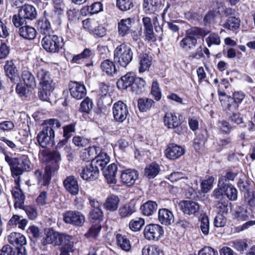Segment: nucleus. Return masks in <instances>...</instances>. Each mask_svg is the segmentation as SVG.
<instances>
[{
    "mask_svg": "<svg viewBox=\"0 0 255 255\" xmlns=\"http://www.w3.org/2000/svg\"><path fill=\"white\" fill-rule=\"evenodd\" d=\"M41 154L43 156L47 155L50 162L46 166L44 173L40 170H37L35 171L34 175L39 183L46 186L49 183L52 174L59 169V162L61 161V157L60 153L57 150H54L49 153L46 150H42Z\"/></svg>",
    "mask_w": 255,
    "mask_h": 255,
    "instance_id": "1",
    "label": "nucleus"
},
{
    "mask_svg": "<svg viewBox=\"0 0 255 255\" xmlns=\"http://www.w3.org/2000/svg\"><path fill=\"white\" fill-rule=\"evenodd\" d=\"M4 159L10 167L11 176L14 178L15 184L20 182V176L24 171L30 169L31 162L27 156L23 155L19 158H13L4 153Z\"/></svg>",
    "mask_w": 255,
    "mask_h": 255,
    "instance_id": "2",
    "label": "nucleus"
},
{
    "mask_svg": "<svg viewBox=\"0 0 255 255\" xmlns=\"http://www.w3.org/2000/svg\"><path fill=\"white\" fill-rule=\"evenodd\" d=\"M44 123L46 126L43 128L37 136V142L42 148L52 146L55 137L54 128L61 126L59 121L55 119L45 120Z\"/></svg>",
    "mask_w": 255,
    "mask_h": 255,
    "instance_id": "3",
    "label": "nucleus"
},
{
    "mask_svg": "<svg viewBox=\"0 0 255 255\" xmlns=\"http://www.w3.org/2000/svg\"><path fill=\"white\" fill-rule=\"evenodd\" d=\"M206 34L202 29L197 27L188 29L186 31L185 37L181 40L180 46L184 50H190L196 46L197 39Z\"/></svg>",
    "mask_w": 255,
    "mask_h": 255,
    "instance_id": "4",
    "label": "nucleus"
},
{
    "mask_svg": "<svg viewBox=\"0 0 255 255\" xmlns=\"http://www.w3.org/2000/svg\"><path fill=\"white\" fill-rule=\"evenodd\" d=\"M132 58L131 49L125 44L118 46L114 51L115 62L123 67H126L131 62Z\"/></svg>",
    "mask_w": 255,
    "mask_h": 255,
    "instance_id": "5",
    "label": "nucleus"
},
{
    "mask_svg": "<svg viewBox=\"0 0 255 255\" xmlns=\"http://www.w3.org/2000/svg\"><path fill=\"white\" fill-rule=\"evenodd\" d=\"M73 239V237L49 229L45 238L43 241V245L51 244L54 246H60L65 243H69L70 240Z\"/></svg>",
    "mask_w": 255,
    "mask_h": 255,
    "instance_id": "6",
    "label": "nucleus"
},
{
    "mask_svg": "<svg viewBox=\"0 0 255 255\" xmlns=\"http://www.w3.org/2000/svg\"><path fill=\"white\" fill-rule=\"evenodd\" d=\"M41 44L46 51L56 53L62 48L63 39L56 35H46L42 38Z\"/></svg>",
    "mask_w": 255,
    "mask_h": 255,
    "instance_id": "7",
    "label": "nucleus"
},
{
    "mask_svg": "<svg viewBox=\"0 0 255 255\" xmlns=\"http://www.w3.org/2000/svg\"><path fill=\"white\" fill-rule=\"evenodd\" d=\"M144 236L148 241H158L164 235V229L158 224H151L145 226Z\"/></svg>",
    "mask_w": 255,
    "mask_h": 255,
    "instance_id": "8",
    "label": "nucleus"
},
{
    "mask_svg": "<svg viewBox=\"0 0 255 255\" xmlns=\"http://www.w3.org/2000/svg\"><path fill=\"white\" fill-rule=\"evenodd\" d=\"M63 221L66 224H71L74 226L81 227L85 221V216L77 211H66L63 214Z\"/></svg>",
    "mask_w": 255,
    "mask_h": 255,
    "instance_id": "9",
    "label": "nucleus"
},
{
    "mask_svg": "<svg viewBox=\"0 0 255 255\" xmlns=\"http://www.w3.org/2000/svg\"><path fill=\"white\" fill-rule=\"evenodd\" d=\"M34 71L41 86L47 88H50V86H54L49 72L42 66L36 65L34 67Z\"/></svg>",
    "mask_w": 255,
    "mask_h": 255,
    "instance_id": "10",
    "label": "nucleus"
},
{
    "mask_svg": "<svg viewBox=\"0 0 255 255\" xmlns=\"http://www.w3.org/2000/svg\"><path fill=\"white\" fill-rule=\"evenodd\" d=\"M113 114L114 120L116 122H123L128 114L127 105L121 101L115 103L113 106Z\"/></svg>",
    "mask_w": 255,
    "mask_h": 255,
    "instance_id": "11",
    "label": "nucleus"
},
{
    "mask_svg": "<svg viewBox=\"0 0 255 255\" xmlns=\"http://www.w3.org/2000/svg\"><path fill=\"white\" fill-rule=\"evenodd\" d=\"M99 172L97 167L91 162L82 167L80 171L81 177L85 180L93 181L98 178Z\"/></svg>",
    "mask_w": 255,
    "mask_h": 255,
    "instance_id": "12",
    "label": "nucleus"
},
{
    "mask_svg": "<svg viewBox=\"0 0 255 255\" xmlns=\"http://www.w3.org/2000/svg\"><path fill=\"white\" fill-rule=\"evenodd\" d=\"M69 90L71 96L76 100L83 99L87 93L85 85L77 82H72L71 83Z\"/></svg>",
    "mask_w": 255,
    "mask_h": 255,
    "instance_id": "13",
    "label": "nucleus"
},
{
    "mask_svg": "<svg viewBox=\"0 0 255 255\" xmlns=\"http://www.w3.org/2000/svg\"><path fill=\"white\" fill-rule=\"evenodd\" d=\"M142 21L143 26V33L146 40L154 42L156 40V35L153 31L151 19L149 17H144Z\"/></svg>",
    "mask_w": 255,
    "mask_h": 255,
    "instance_id": "14",
    "label": "nucleus"
},
{
    "mask_svg": "<svg viewBox=\"0 0 255 255\" xmlns=\"http://www.w3.org/2000/svg\"><path fill=\"white\" fill-rule=\"evenodd\" d=\"M138 177L137 171L134 169H128L123 171L121 174L122 183L128 186L133 185Z\"/></svg>",
    "mask_w": 255,
    "mask_h": 255,
    "instance_id": "15",
    "label": "nucleus"
},
{
    "mask_svg": "<svg viewBox=\"0 0 255 255\" xmlns=\"http://www.w3.org/2000/svg\"><path fill=\"white\" fill-rule=\"evenodd\" d=\"M65 190L72 195H76L79 193V187L77 178L72 175L67 176L63 181Z\"/></svg>",
    "mask_w": 255,
    "mask_h": 255,
    "instance_id": "16",
    "label": "nucleus"
},
{
    "mask_svg": "<svg viewBox=\"0 0 255 255\" xmlns=\"http://www.w3.org/2000/svg\"><path fill=\"white\" fill-rule=\"evenodd\" d=\"M184 153V148L174 143L169 144L165 151L166 157L172 160L180 157Z\"/></svg>",
    "mask_w": 255,
    "mask_h": 255,
    "instance_id": "17",
    "label": "nucleus"
},
{
    "mask_svg": "<svg viewBox=\"0 0 255 255\" xmlns=\"http://www.w3.org/2000/svg\"><path fill=\"white\" fill-rule=\"evenodd\" d=\"M16 186L11 190V193L14 199V206L15 208H23L25 201V195L20 189V183L15 184Z\"/></svg>",
    "mask_w": 255,
    "mask_h": 255,
    "instance_id": "18",
    "label": "nucleus"
},
{
    "mask_svg": "<svg viewBox=\"0 0 255 255\" xmlns=\"http://www.w3.org/2000/svg\"><path fill=\"white\" fill-rule=\"evenodd\" d=\"M179 205L182 212L189 215L195 214L200 209L198 203L189 200L183 201L180 203Z\"/></svg>",
    "mask_w": 255,
    "mask_h": 255,
    "instance_id": "19",
    "label": "nucleus"
},
{
    "mask_svg": "<svg viewBox=\"0 0 255 255\" xmlns=\"http://www.w3.org/2000/svg\"><path fill=\"white\" fill-rule=\"evenodd\" d=\"M133 19L131 18L122 19L118 22V32L122 37L129 34L131 31L132 23Z\"/></svg>",
    "mask_w": 255,
    "mask_h": 255,
    "instance_id": "20",
    "label": "nucleus"
},
{
    "mask_svg": "<svg viewBox=\"0 0 255 255\" xmlns=\"http://www.w3.org/2000/svg\"><path fill=\"white\" fill-rule=\"evenodd\" d=\"M158 221L162 225L168 226L171 225L174 220L173 214L168 209L163 208L158 211Z\"/></svg>",
    "mask_w": 255,
    "mask_h": 255,
    "instance_id": "21",
    "label": "nucleus"
},
{
    "mask_svg": "<svg viewBox=\"0 0 255 255\" xmlns=\"http://www.w3.org/2000/svg\"><path fill=\"white\" fill-rule=\"evenodd\" d=\"M134 74L133 73L129 72L122 76L117 82V85L119 89H127L128 88L132 87V85L135 79Z\"/></svg>",
    "mask_w": 255,
    "mask_h": 255,
    "instance_id": "22",
    "label": "nucleus"
},
{
    "mask_svg": "<svg viewBox=\"0 0 255 255\" xmlns=\"http://www.w3.org/2000/svg\"><path fill=\"white\" fill-rule=\"evenodd\" d=\"M110 161L109 156L107 154L103 151L102 150L98 153L97 156L93 160L91 163L94 166L97 167L99 172V170H103L106 165Z\"/></svg>",
    "mask_w": 255,
    "mask_h": 255,
    "instance_id": "23",
    "label": "nucleus"
},
{
    "mask_svg": "<svg viewBox=\"0 0 255 255\" xmlns=\"http://www.w3.org/2000/svg\"><path fill=\"white\" fill-rule=\"evenodd\" d=\"M118 169L117 165L112 163L103 170V174L110 184H115L117 182L116 175Z\"/></svg>",
    "mask_w": 255,
    "mask_h": 255,
    "instance_id": "24",
    "label": "nucleus"
},
{
    "mask_svg": "<svg viewBox=\"0 0 255 255\" xmlns=\"http://www.w3.org/2000/svg\"><path fill=\"white\" fill-rule=\"evenodd\" d=\"M5 73L12 82H15L18 78V71L12 61H7L4 66Z\"/></svg>",
    "mask_w": 255,
    "mask_h": 255,
    "instance_id": "25",
    "label": "nucleus"
},
{
    "mask_svg": "<svg viewBox=\"0 0 255 255\" xmlns=\"http://www.w3.org/2000/svg\"><path fill=\"white\" fill-rule=\"evenodd\" d=\"M19 15L27 19L33 20L36 17L37 11L35 8L30 4H24L19 9Z\"/></svg>",
    "mask_w": 255,
    "mask_h": 255,
    "instance_id": "26",
    "label": "nucleus"
},
{
    "mask_svg": "<svg viewBox=\"0 0 255 255\" xmlns=\"http://www.w3.org/2000/svg\"><path fill=\"white\" fill-rule=\"evenodd\" d=\"M37 29L41 34L49 35L53 33L49 21L45 17L39 19L37 22Z\"/></svg>",
    "mask_w": 255,
    "mask_h": 255,
    "instance_id": "27",
    "label": "nucleus"
},
{
    "mask_svg": "<svg viewBox=\"0 0 255 255\" xmlns=\"http://www.w3.org/2000/svg\"><path fill=\"white\" fill-rule=\"evenodd\" d=\"M9 244L16 247H24L26 244L25 237L19 233L13 232L8 236Z\"/></svg>",
    "mask_w": 255,
    "mask_h": 255,
    "instance_id": "28",
    "label": "nucleus"
},
{
    "mask_svg": "<svg viewBox=\"0 0 255 255\" xmlns=\"http://www.w3.org/2000/svg\"><path fill=\"white\" fill-rule=\"evenodd\" d=\"M164 123L165 126L169 128H175L180 124L181 122L175 113H167L164 117Z\"/></svg>",
    "mask_w": 255,
    "mask_h": 255,
    "instance_id": "29",
    "label": "nucleus"
},
{
    "mask_svg": "<svg viewBox=\"0 0 255 255\" xmlns=\"http://www.w3.org/2000/svg\"><path fill=\"white\" fill-rule=\"evenodd\" d=\"M0 255H26L25 248L21 247L12 249L8 245H5L0 250Z\"/></svg>",
    "mask_w": 255,
    "mask_h": 255,
    "instance_id": "30",
    "label": "nucleus"
},
{
    "mask_svg": "<svg viewBox=\"0 0 255 255\" xmlns=\"http://www.w3.org/2000/svg\"><path fill=\"white\" fill-rule=\"evenodd\" d=\"M120 199L115 195H111L108 196L103 204L104 208L110 212H114L117 210L119 207Z\"/></svg>",
    "mask_w": 255,
    "mask_h": 255,
    "instance_id": "31",
    "label": "nucleus"
},
{
    "mask_svg": "<svg viewBox=\"0 0 255 255\" xmlns=\"http://www.w3.org/2000/svg\"><path fill=\"white\" fill-rule=\"evenodd\" d=\"M143 7L146 13H151L160 9L161 6V0H143Z\"/></svg>",
    "mask_w": 255,
    "mask_h": 255,
    "instance_id": "32",
    "label": "nucleus"
},
{
    "mask_svg": "<svg viewBox=\"0 0 255 255\" xmlns=\"http://www.w3.org/2000/svg\"><path fill=\"white\" fill-rule=\"evenodd\" d=\"M18 33L21 37L25 39L32 40L36 35V31L32 26L24 25L19 27Z\"/></svg>",
    "mask_w": 255,
    "mask_h": 255,
    "instance_id": "33",
    "label": "nucleus"
},
{
    "mask_svg": "<svg viewBox=\"0 0 255 255\" xmlns=\"http://www.w3.org/2000/svg\"><path fill=\"white\" fill-rule=\"evenodd\" d=\"M21 80L27 88L34 89L36 87L35 79L33 74L27 70L22 71L21 75Z\"/></svg>",
    "mask_w": 255,
    "mask_h": 255,
    "instance_id": "34",
    "label": "nucleus"
},
{
    "mask_svg": "<svg viewBox=\"0 0 255 255\" xmlns=\"http://www.w3.org/2000/svg\"><path fill=\"white\" fill-rule=\"evenodd\" d=\"M234 101L232 104H228V110L229 111H234L237 110L239 107V104H241L245 97V94L242 92H235L233 95Z\"/></svg>",
    "mask_w": 255,
    "mask_h": 255,
    "instance_id": "35",
    "label": "nucleus"
},
{
    "mask_svg": "<svg viewBox=\"0 0 255 255\" xmlns=\"http://www.w3.org/2000/svg\"><path fill=\"white\" fill-rule=\"evenodd\" d=\"M103 5L100 1H96L92 3L91 5L84 7L81 12L82 13L87 11L91 14H97L103 11Z\"/></svg>",
    "mask_w": 255,
    "mask_h": 255,
    "instance_id": "36",
    "label": "nucleus"
},
{
    "mask_svg": "<svg viewBox=\"0 0 255 255\" xmlns=\"http://www.w3.org/2000/svg\"><path fill=\"white\" fill-rule=\"evenodd\" d=\"M157 208V204L155 202L148 201L143 204L140 207V210L142 214L145 216H149L152 215Z\"/></svg>",
    "mask_w": 255,
    "mask_h": 255,
    "instance_id": "37",
    "label": "nucleus"
},
{
    "mask_svg": "<svg viewBox=\"0 0 255 255\" xmlns=\"http://www.w3.org/2000/svg\"><path fill=\"white\" fill-rule=\"evenodd\" d=\"M116 240L118 246L123 250L128 252L131 249L130 241L126 235L118 234L116 236Z\"/></svg>",
    "mask_w": 255,
    "mask_h": 255,
    "instance_id": "38",
    "label": "nucleus"
},
{
    "mask_svg": "<svg viewBox=\"0 0 255 255\" xmlns=\"http://www.w3.org/2000/svg\"><path fill=\"white\" fill-rule=\"evenodd\" d=\"M142 255H164L163 250L156 245H146L142 249Z\"/></svg>",
    "mask_w": 255,
    "mask_h": 255,
    "instance_id": "39",
    "label": "nucleus"
},
{
    "mask_svg": "<svg viewBox=\"0 0 255 255\" xmlns=\"http://www.w3.org/2000/svg\"><path fill=\"white\" fill-rule=\"evenodd\" d=\"M145 85V81L143 79L136 78L132 85L131 90L135 94H140L144 91Z\"/></svg>",
    "mask_w": 255,
    "mask_h": 255,
    "instance_id": "40",
    "label": "nucleus"
},
{
    "mask_svg": "<svg viewBox=\"0 0 255 255\" xmlns=\"http://www.w3.org/2000/svg\"><path fill=\"white\" fill-rule=\"evenodd\" d=\"M139 72L143 73L148 70L151 65L150 57L146 54H143L139 56Z\"/></svg>",
    "mask_w": 255,
    "mask_h": 255,
    "instance_id": "41",
    "label": "nucleus"
},
{
    "mask_svg": "<svg viewBox=\"0 0 255 255\" xmlns=\"http://www.w3.org/2000/svg\"><path fill=\"white\" fill-rule=\"evenodd\" d=\"M160 170L158 164L152 163L146 166L144 169V175L149 179L154 178Z\"/></svg>",
    "mask_w": 255,
    "mask_h": 255,
    "instance_id": "42",
    "label": "nucleus"
},
{
    "mask_svg": "<svg viewBox=\"0 0 255 255\" xmlns=\"http://www.w3.org/2000/svg\"><path fill=\"white\" fill-rule=\"evenodd\" d=\"M103 212L100 208L93 209L89 213V219L91 222L99 224L103 220Z\"/></svg>",
    "mask_w": 255,
    "mask_h": 255,
    "instance_id": "43",
    "label": "nucleus"
},
{
    "mask_svg": "<svg viewBox=\"0 0 255 255\" xmlns=\"http://www.w3.org/2000/svg\"><path fill=\"white\" fill-rule=\"evenodd\" d=\"M101 68L103 72L108 75H113L116 72L115 64L109 59L103 61L101 64Z\"/></svg>",
    "mask_w": 255,
    "mask_h": 255,
    "instance_id": "44",
    "label": "nucleus"
},
{
    "mask_svg": "<svg viewBox=\"0 0 255 255\" xmlns=\"http://www.w3.org/2000/svg\"><path fill=\"white\" fill-rule=\"evenodd\" d=\"M135 210L134 205L128 203L122 206L119 209V213L122 217H127L131 215Z\"/></svg>",
    "mask_w": 255,
    "mask_h": 255,
    "instance_id": "45",
    "label": "nucleus"
},
{
    "mask_svg": "<svg viewBox=\"0 0 255 255\" xmlns=\"http://www.w3.org/2000/svg\"><path fill=\"white\" fill-rule=\"evenodd\" d=\"M154 101L148 98H140L138 100V108L140 112H144L150 109L153 105Z\"/></svg>",
    "mask_w": 255,
    "mask_h": 255,
    "instance_id": "46",
    "label": "nucleus"
},
{
    "mask_svg": "<svg viewBox=\"0 0 255 255\" xmlns=\"http://www.w3.org/2000/svg\"><path fill=\"white\" fill-rule=\"evenodd\" d=\"M168 15L170 20H174L178 17V13L175 10V6L173 5L167 4L162 13V18L164 21L165 20V15Z\"/></svg>",
    "mask_w": 255,
    "mask_h": 255,
    "instance_id": "47",
    "label": "nucleus"
},
{
    "mask_svg": "<svg viewBox=\"0 0 255 255\" xmlns=\"http://www.w3.org/2000/svg\"><path fill=\"white\" fill-rule=\"evenodd\" d=\"M234 218L241 221H246L249 218L247 209L244 207L239 206L236 208L233 214Z\"/></svg>",
    "mask_w": 255,
    "mask_h": 255,
    "instance_id": "48",
    "label": "nucleus"
},
{
    "mask_svg": "<svg viewBox=\"0 0 255 255\" xmlns=\"http://www.w3.org/2000/svg\"><path fill=\"white\" fill-rule=\"evenodd\" d=\"M240 25V19L235 16H230L227 22L224 24V27L229 30L234 31L237 29Z\"/></svg>",
    "mask_w": 255,
    "mask_h": 255,
    "instance_id": "49",
    "label": "nucleus"
},
{
    "mask_svg": "<svg viewBox=\"0 0 255 255\" xmlns=\"http://www.w3.org/2000/svg\"><path fill=\"white\" fill-rule=\"evenodd\" d=\"M225 195L231 201H235L237 199L238 191L232 185L225 183Z\"/></svg>",
    "mask_w": 255,
    "mask_h": 255,
    "instance_id": "50",
    "label": "nucleus"
},
{
    "mask_svg": "<svg viewBox=\"0 0 255 255\" xmlns=\"http://www.w3.org/2000/svg\"><path fill=\"white\" fill-rule=\"evenodd\" d=\"M225 182H223V177H220L219 179L218 188L213 192L214 197L217 199L222 200L223 196L225 195Z\"/></svg>",
    "mask_w": 255,
    "mask_h": 255,
    "instance_id": "51",
    "label": "nucleus"
},
{
    "mask_svg": "<svg viewBox=\"0 0 255 255\" xmlns=\"http://www.w3.org/2000/svg\"><path fill=\"white\" fill-rule=\"evenodd\" d=\"M93 103L88 97L85 98L81 103L79 111L86 114H89L93 109Z\"/></svg>",
    "mask_w": 255,
    "mask_h": 255,
    "instance_id": "52",
    "label": "nucleus"
},
{
    "mask_svg": "<svg viewBox=\"0 0 255 255\" xmlns=\"http://www.w3.org/2000/svg\"><path fill=\"white\" fill-rule=\"evenodd\" d=\"M200 222V229L204 235H207L209 232L210 223L208 217L206 214L201 215L199 220Z\"/></svg>",
    "mask_w": 255,
    "mask_h": 255,
    "instance_id": "53",
    "label": "nucleus"
},
{
    "mask_svg": "<svg viewBox=\"0 0 255 255\" xmlns=\"http://www.w3.org/2000/svg\"><path fill=\"white\" fill-rule=\"evenodd\" d=\"M144 224V220L141 218H136L131 220L129 223L130 229L134 232L140 231Z\"/></svg>",
    "mask_w": 255,
    "mask_h": 255,
    "instance_id": "54",
    "label": "nucleus"
},
{
    "mask_svg": "<svg viewBox=\"0 0 255 255\" xmlns=\"http://www.w3.org/2000/svg\"><path fill=\"white\" fill-rule=\"evenodd\" d=\"M206 42L209 47L212 45H219L221 43L220 37L217 33L211 32L206 38Z\"/></svg>",
    "mask_w": 255,
    "mask_h": 255,
    "instance_id": "55",
    "label": "nucleus"
},
{
    "mask_svg": "<svg viewBox=\"0 0 255 255\" xmlns=\"http://www.w3.org/2000/svg\"><path fill=\"white\" fill-rule=\"evenodd\" d=\"M41 88L38 92V96L40 100L44 101H47L49 99L51 92L54 90V86H50V88H45L41 86Z\"/></svg>",
    "mask_w": 255,
    "mask_h": 255,
    "instance_id": "56",
    "label": "nucleus"
},
{
    "mask_svg": "<svg viewBox=\"0 0 255 255\" xmlns=\"http://www.w3.org/2000/svg\"><path fill=\"white\" fill-rule=\"evenodd\" d=\"M151 94L156 101H159L161 98V91L159 83L156 80H153L151 87Z\"/></svg>",
    "mask_w": 255,
    "mask_h": 255,
    "instance_id": "57",
    "label": "nucleus"
},
{
    "mask_svg": "<svg viewBox=\"0 0 255 255\" xmlns=\"http://www.w3.org/2000/svg\"><path fill=\"white\" fill-rule=\"evenodd\" d=\"M131 0H117V6L122 11H127L133 6Z\"/></svg>",
    "mask_w": 255,
    "mask_h": 255,
    "instance_id": "58",
    "label": "nucleus"
},
{
    "mask_svg": "<svg viewBox=\"0 0 255 255\" xmlns=\"http://www.w3.org/2000/svg\"><path fill=\"white\" fill-rule=\"evenodd\" d=\"M214 178L209 176L207 179L204 180L201 183V190L202 192L207 193L212 188Z\"/></svg>",
    "mask_w": 255,
    "mask_h": 255,
    "instance_id": "59",
    "label": "nucleus"
},
{
    "mask_svg": "<svg viewBox=\"0 0 255 255\" xmlns=\"http://www.w3.org/2000/svg\"><path fill=\"white\" fill-rule=\"evenodd\" d=\"M62 245L60 255H70L74 251L73 239L70 240L69 243H64Z\"/></svg>",
    "mask_w": 255,
    "mask_h": 255,
    "instance_id": "60",
    "label": "nucleus"
},
{
    "mask_svg": "<svg viewBox=\"0 0 255 255\" xmlns=\"http://www.w3.org/2000/svg\"><path fill=\"white\" fill-rule=\"evenodd\" d=\"M102 226L100 224H95L89 229L88 232L85 234V236L88 238H96L100 232Z\"/></svg>",
    "mask_w": 255,
    "mask_h": 255,
    "instance_id": "61",
    "label": "nucleus"
},
{
    "mask_svg": "<svg viewBox=\"0 0 255 255\" xmlns=\"http://www.w3.org/2000/svg\"><path fill=\"white\" fill-rule=\"evenodd\" d=\"M227 222V219L223 214L218 213L214 220V225L217 228L223 227Z\"/></svg>",
    "mask_w": 255,
    "mask_h": 255,
    "instance_id": "62",
    "label": "nucleus"
},
{
    "mask_svg": "<svg viewBox=\"0 0 255 255\" xmlns=\"http://www.w3.org/2000/svg\"><path fill=\"white\" fill-rule=\"evenodd\" d=\"M252 181L249 180L244 181L243 179H240L238 181V185L240 190L245 193L250 192L251 191V183Z\"/></svg>",
    "mask_w": 255,
    "mask_h": 255,
    "instance_id": "63",
    "label": "nucleus"
},
{
    "mask_svg": "<svg viewBox=\"0 0 255 255\" xmlns=\"http://www.w3.org/2000/svg\"><path fill=\"white\" fill-rule=\"evenodd\" d=\"M244 200L246 203L251 207L255 206V192L251 191L250 192L245 193Z\"/></svg>",
    "mask_w": 255,
    "mask_h": 255,
    "instance_id": "64",
    "label": "nucleus"
}]
</instances>
